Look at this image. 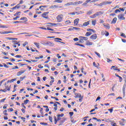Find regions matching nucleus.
Listing matches in <instances>:
<instances>
[{
  "label": "nucleus",
  "instance_id": "nucleus-1",
  "mask_svg": "<svg viewBox=\"0 0 126 126\" xmlns=\"http://www.w3.org/2000/svg\"><path fill=\"white\" fill-rule=\"evenodd\" d=\"M63 116H64V114H63V113H62L61 114H59L57 116V117H56V116H54V124L55 125H57V123H58V121H61V118H63Z\"/></svg>",
  "mask_w": 126,
  "mask_h": 126
},
{
  "label": "nucleus",
  "instance_id": "nucleus-2",
  "mask_svg": "<svg viewBox=\"0 0 126 126\" xmlns=\"http://www.w3.org/2000/svg\"><path fill=\"white\" fill-rule=\"evenodd\" d=\"M103 13H104L102 11L97 12L94 15L91 16L90 18H92V19L96 18V17H97V16H99V15H101V14H103Z\"/></svg>",
  "mask_w": 126,
  "mask_h": 126
},
{
  "label": "nucleus",
  "instance_id": "nucleus-3",
  "mask_svg": "<svg viewBox=\"0 0 126 126\" xmlns=\"http://www.w3.org/2000/svg\"><path fill=\"white\" fill-rule=\"evenodd\" d=\"M63 14L58 15L56 17L57 22H62L63 19Z\"/></svg>",
  "mask_w": 126,
  "mask_h": 126
},
{
  "label": "nucleus",
  "instance_id": "nucleus-4",
  "mask_svg": "<svg viewBox=\"0 0 126 126\" xmlns=\"http://www.w3.org/2000/svg\"><path fill=\"white\" fill-rule=\"evenodd\" d=\"M98 0H93L91 1V0H87L85 2L82 4V5H83L84 6H86V4H87V3H89V2H90V3H91V2H95L96 1H98Z\"/></svg>",
  "mask_w": 126,
  "mask_h": 126
},
{
  "label": "nucleus",
  "instance_id": "nucleus-5",
  "mask_svg": "<svg viewBox=\"0 0 126 126\" xmlns=\"http://www.w3.org/2000/svg\"><path fill=\"white\" fill-rule=\"evenodd\" d=\"M124 16L125 15L123 14H120L119 15H118V17L120 20H125V19H126V18Z\"/></svg>",
  "mask_w": 126,
  "mask_h": 126
},
{
  "label": "nucleus",
  "instance_id": "nucleus-6",
  "mask_svg": "<svg viewBox=\"0 0 126 126\" xmlns=\"http://www.w3.org/2000/svg\"><path fill=\"white\" fill-rule=\"evenodd\" d=\"M45 46H54V42L51 41H47L46 43H43Z\"/></svg>",
  "mask_w": 126,
  "mask_h": 126
},
{
  "label": "nucleus",
  "instance_id": "nucleus-7",
  "mask_svg": "<svg viewBox=\"0 0 126 126\" xmlns=\"http://www.w3.org/2000/svg\"><path fill=\"white\" fill-rule=\"evenodd\" d=\"M49 12H44L42 14V17H43V18H45V19H48V18H49V16H48Z\"/></svg>",
  "mask_w": 126,
  "mask_h": 126
},
{
  "label": "nucleus",
  "instance_id": "nucleus-8",
  "mask_svg": "<svg viewBox=\"0 0 126 126\" xmlns=\"http://www.w3.org/2000/svg\"><path fill=\"white\" fill-rule=\"evenodd\" d=\"M109 34H110V33H109V32H108L106 31L105 32H104V31H102L101 32L102 36H104V35H105V36H106V37H108V36H109Z\"/></svg>",
  "mask_w": 126,
  "mask_h": 126
},
{
  "label": "nucleus",
  "instance_id": "nucleus-9",
  "mask_svg": "<svg viewBox=\"0 0 126 126\" xmlns=\"http://www.w3.org/2000/svg\"><path fill=\"white\" fill-rule=\"evenodd\" d=\"M91 40H96L97 39V34L94 33L90 36Z\"/></svg>",
  "mask_w": 126,
  "mask_h": 126
},
{
  "label": "nucleus",
  "instance_id": "nucleus-10",
  "mask_svg": "<svg viewBox=\"0 0 126 126\" xmlns=\"http://www.w3.org/2000/svg\"><path fill=\"white\" fill-rule=\"evenodd\" d=\"M25 71H26V70H21V71L18 72L17 73V76H20V75H21L22 74L24 73V72H25Z\"/></svg>",
  "mask_w": 126,
  "mask_h": 126
},
{
  "label": "nucleus",
  "instance_id": "nucleus-11",
  "mask_svg": "<svg viewBox=\"0 0 126 126\" xmlns=\"http://www.w3.org/2000/svg\"><path fill=\"white\" fill-rule=\"evenodd\" d=\"M0 91H2V92H6V91H10V86L8 88H7V86H6L5 89L0 90Z\"/></svg>",
  "mask_w": 126,
  "mask_h": 126
},
{
  "label": "nucleus",
  "instance_id": "nucleus-12",
  "mask_svg": "<svg viewBox=\"0 0 126 126\" xmlns=\"http://www.w3.org/2000/svg\"><path fill=\"white\" fill-rule=\"evenodd\" d=\"M40 29H42L43 30H49L50 31H54V29H52L49 27H47V28L44 27H40Z\"/></svg>",
  "mask_w": 126,
  "mask_h": 126
},
{
  "label": "nucleus",
  "instance_id": "nucleus-13",
  "mask_svg": "<svg viewBox=\"0 0 126 126\" xmlns=\"http://www.w3.org/2000/svg\"><path fill=\"white\" fill-rule=\"evenodd\" d=\"M65 120H66L65 118H63L61 120H60L59 126L63 125V123L65 122Z\"/></svg>",
  "mask_w": 126,
  "mask_h": 126
},
{
  "label": "nucleus",
  "instance_id": "nucleus-14",
  "mask_svg": "<svg viewBox=\"0 0 126 126\" xmlns=\"http://www.w3.org/2000/svg\"><path fill=\"white\" fill-rule=\"evenodd\" d=\"M93 45V42L90 41L89 40L86 42V46H92Z\"/></svg>",
  "mask_w": 126,
  "mask_h": 126
},
{
  "label": "nucleus",
  "instance_id": "nucleus-15",
  "mask_svg": "<svg viewBox=\"0 0 126 126\" xmlns=\"http://www.w3.org/2000/svg\"><path fill=\"white\" fill-rule=\"evenodd\" d=\"M20 20L24 21V22H27V21H28V19L26 17H23L20 18Z\"/></svg>",
  "mask_w": 126,
  "mask_h": 126
},
{
  "label": "nucleus",
  "instance_id": "nucleus-16",
  "mask_svg": "<svg viewBox=\"0 0 126 126\" xmlns=\"http://www.w3.org/2000/svg\"><path fill=\"white\" fill-rule=\"evenodd\" d=\"M90 24V21H88V22H86L83 24V26L84 27L88 26Z\"/></svg>",
  "mask_w": 126,
  "mask_h": 126
},
{
  "label": "nucleus",
  "instance_id": "nucleus-17",
  "mask_svg": "<svg viewBox=\"0 0 126 126\" xmlns=\"http://www.w3.org/2000/svg\"><path fill=\"white\" fill-rule=\"evenodd\" d=\"M104 27H105V29H110V25L109 24H107L106 25H105V24H103Z\"/></svg>",
  "mask_w": 126,
  "mask_h": 126
},
{
  "label": "nucleus",
  "instance_id": "nucleus-18",
  "mask_svg": "<svg viewBox=\"0 0 126 126\" xmlns=\"http://www.w3.org/2000/svg\"><path fill=\"white\" fill-rule=\"evenodd\" d=\"M9 33H13L12 32H0V34H9Z\"/></svg>",
  "mask_w": 126,
  "mask_h": 126
},
{
  "label": "nucleus",
  "instance_id": "nucleus-19",
  "mask_svg": "<svg viewBox=\"0 0 126 126\" xmlns=\"http://www.w3.org/2000/svg\"><path fill=\"white\" fill-rule=\"evenodd\" d=\"M75 95L76 96H75V98H81V94L80 93H76L75 94Z\"/></svg>",
  "mask_w": 126,
  "mask_h": 126
},
{
  "label": "nucleus",
  "instance_id": "nucleus-20",
  "mask_svg": "<svg viewBox=\"0 0 126 126\" xmlns=\"http://www.w3.org/2000/svg\"><path fill=\"white\" fill-rule=\"evenodd\" d=\"M78 22H79V19H76L74 21V24H75V25H77V24H78Z\"/></svg>",
  "mask_w": 126,
  "mask_h": 126
},
{
  "label": "nucleus",
  "instance_id": "nucleus-21",
  "mask_svg": "<svg viewBox=\"0 0 126 126\" xmlns=\"http://www.w3.org/2000/svg\"><path fill=\"white\" fill-rule=\"evenodd\" d=\"M16 80V79H12L11 80H8L6 82V83H12V82H14Z\"/></svg>",
  "mask_w": 126,
  "mask_h": 126
},
{
  "label": "nucleus",
  "instance_id": "nucleus-22",
  "mask_svg": "<svg viewBox=\"0 0 126 126\" xmlns=\"http://www.w3.org/2000/svg\"><path fill=\"white\" fill-rule=\"evenodd\" d=\"M34 45H35L38 49H40V43H37V42H34L33 43Z\"/></svg>",
  "mask_w": 126,
  "mask_h": 126
},
{
  "label": "nucleus",
  "instance_id": "nucleus-23",
  "mask_svg": "<svg viewBox=\"0 0 126 126\" xmlns=\"http://www.w3.org/2000/svg\"><path fill=\"white\" fill-rule=\"evenodd\" d=\"M59 7L58 5H54L50 7V8H51V9H54V8H58Z\"/></svg>",
  "mask_w": 126,
  "mask_h": 126
},
{
  "label": "nucleus",
  "instance_id": "nucleus-24",
  "mask_svg": "<svg viewBox=\"0 0 126 126\" xmlns=\"http://www.w3.org/2000/svg\"><path fill=\"white\" fill-rule=\"evenodd\" d=\"M91 35H92V32H87L85 34L86 37H88L89 36H91Z\"/></svg>",
  "mask_w": 126,
  "mask_h": 126
},
{
  "label": "nucleus",
  "instance_id": "nucleus-25",
  "mask_svg": "<svg viewBox=\"0 0 126 126\" xmlns=\"http://www.w3.org/2000/svg\"><path fill=\"white\" fill-rule=\"evenodd\" d=\"M79 38H82L83 41H87L88 40V37L85 36H79Z\"/></svg>",
  "mask_w": 126,
  "mask_h": 126
},
{
  "label": "nucleus",
  "instance_id": "nucleus-26",
  "mask_svg": "<svg viewBox=\"0 0 126 126\" xmlns=\"http://www.w3.org/2000/svg\"><path fill=\"white\" fill-rule=\"evenodd\" d=\"M116 22H117V18L115 17L112 21L111 23L113 24H115Z\"/></svg>",
  "mask_w": 126,
  "mask_h": 126
},
{
  "label": "nucleus",
  "instance_id": "nucleus-27",
  "mask_svg": "<svg viewBox=\"0 0 126 126\" xmlns=\"http://www.w3.org/2000/svg\"><path fill=\"white\" fill-rule=\"evenodd\" d=\"M93 65L94 66H95V67H97L98 68L100 66V64H99V63H97V64H96V63L94 62L93 63Z\"/></svg>",
  "mask_w": 126,
  "mask_h": 126
},
{
  "label": "nucleus",
  "instance_id": "nucleus-28",
  "mask_svg": "<svg viewBox=\"0 0 126 126\" xmlns=\"http://www.w3.org/2000/svg\"><path fill=\"white\" fill-rule=\"evenodd\" d=\"M47 24H49L50 26H56V25H58L57 24L52 23H48Z\"/></svg>",
  "mask_w": 126,
  "mask_h": 126
},
{
  "label": "nucleus",
  "instance_id": "nucleus-29",
  "mask_svg": "<svg viewBox=\"0 0 126 126\" xmlns=\"http://www.w3.org/2000/svg\"><path fill=\"white\" fill-rule=\"evenodd\" d=\"M79 43L81 44H83L84 43V40H83V38H79Z\"/></svg>",
  "mask_w": 126,
  "mask_h": 126
},
{
  "label": "nucleus",
  "instance_id": "nucleus-30",
  "mask_svg": "<svg viewBox=\"0 0 126 126\" xmlns=\"http://www.w3.org/2000/svg\"><path fill=\"white\" fill-rule=\"evenodd\" d=\"M87 31H92L93 33H96V31H95L94 30L92 29H88L87 30Z\"/></svg>",
  "mask_w": 126,
  "mask_h": 126
},
{
  "label": "nucleus",
  "instance_id": "nucleus-31",
  "mask_svg": "<svg viewBox=\"0 0 126 126\" xmlns=\"http://www.w3.org/2000/svg\"><path fill=\"white\" fill-rule=\"evenodd\" d=\"M54 2H58V3H62L63 2L62 0H55Z\"/></svg>",
  "mask_w": 126,
  "mask_h": 126
},
{
  "label": "nucleus",
  "instance_id": "nucleus-32",
  "mask_svg": "<svg viewBox=\"0 0 126 126\" xmlns=\"http://www.w3.org/2000/svg\"><path fill=\"white\" fill-rule=\"evenodd\" d=\"M20 6H19V4H18L15 7H13V9H16V8L18 9L20 8Z\"/></svg>",
  "mask_w": 126,
  "mask_h": 126
},
{
  "label": "nucleus",
  "instance_id": "nucleus-33",
  "mask_svg": "<svg viewBox=\"0 0 126 126\" xmlns=\"http://www.w3.org/2000/svg\"><path fill=\"white\" fill-rule=\"evenodd\" d=\"M126 84H124L123 87V91L124 93H125V92H126Z\"/></svg>",
  "mask_w": 126,
  "mask_h": 126
},
{
  "label": "nucleus",
  "instance_id": "nucleus-34",
  "mask_svg": "<svg viewBox=\"0 0 126 126\" xmlns=\"http://www.w3.org/2000/svg\"><path fill=\"white\" fill-rule=\"evenodd\" d=\"M97 6H103V5H105V2H103L97 5Z\"/></svg>",
  "mask_w": 126,
  "mask_h": 126
},
{
  "label": "nucleus",
  "instance_id": "nucleus-35",
  "mask_svg": "<svg viewBox=\"0 0 126 126\" xmlns=\"http://www.w3.org/2000/svg\"><path fill=\"white\" fill-rule=\"evenodd\" d=\"M40 114H41L42 115L41 116L42 118H44V115H43V108H40Z\"/></svg>",
  "mask_w": 126,
  "mask_h": 126
},
{
  "label": "nucleus",
  "instance_id": "nucleus-36",
  "mask_svg": "<svg viewBox=\"0 0 126 126\" xmlns=\"http://www.w3.org/2000/svg\"><path fill=\"white\" fill-rule=\"evenodd\" d=\"M65 24L68 25V24H70V23H71V22L70 21V20H68L65 22Z\"/></svg>",
  "mask_w": 126,
  "mask_h": 126
},
{
  "label": "nucleus",
  "instance_id": "nucleus-37",
  "mask_svg": "<svg viewBox=\"0 0 126 126\" xmlns=\"http://www.w3.org/2000/svg\"><path fill=\"white\" fill-rule=\"evenodd\" d=\"M113 68V70H117V69H118V67H116L115 66H112L111 69H112Z\"/></svg>",
  "mask_w": 126,
  "mask_h": 126
},
{
  "label": "nucleus",
  "instance_id": "nucleus-38",
  "mask_svg": "<svg viewBox=\"0 0 126 126\" xmlns=\"http://www.w3.org/2000/svg\"><path fill=\"white\" fill-rule=\"evenodd\" d=\"M93 120H95L96 121H97V122H101V119H97L96 118H95V117H93L92 118Z\"/></svg>",
  "mask_w": 126,
  "mask_h": 126
},
{
  "label": "nucleus",
  "instance_id": "nucleus-39",
  "mask_svg": "<svg viewBox=\"0 0 126 126\" xmlns=\"http://www.w3.org/2000/svg\"><path fill=\"white\" fill-rule=\"evenodd\" d=\"M104 3L105 5H106V4H111V3H112V1H105Z\"/></svg>",
  "mask_w": 126,
  "mask_h": 126
},
{
  "label": "nucleus",
  "instance_id": "nucleus-40",
  "mask_svg": "<svg viewBox=\"0 0 126 126\" xmlns=\"http://www.w3.org/2000/svg\"><path fill=\"white\" fill-rule=\"evenodd\" d=\"M24 22H22V21H15L13 22V23H14L15 24H16V23H24Z\"/></svg>",
  "mask_w": 126,
  "mask_h": 126
},
{
  "label": "nucleus",
  "instance_id": "nucleus-41",
  "mask_svg": "<svg viewBox=\"0 0 126 126\" xmlns=\"http://www.w3.org/2000/svg\"><path fill=\"white\" fill-rule=\"evenodd\" d=\"M63 81L64 83H66V77L65 76H63Z\"/></svg>",
  "mask_w": 126,
  "mask_h": 126
},
{
  "label": "nucleus",
  "instance_id": "nucleus-42",
  "mask_svg": "<svg viewBox=\"0 0 126 126\" xmlns=\"http://www.w3.org/2000/svg\"><path fill=\"white\" fill-rule=\"evenodd\" d=\"M94 54H95V55H96V56H97V57H98V58H101V55L99 54V53L95 52Z\"/></svg>",
  "mask_w": 126,
  "mask_h": 126
},
{
  "label": "nucleus",
  "instance_id": "nucleus-43",
  "mask_svg": "<svg viewBox=\"0 0 126 126\" xmlns=\"http://www.w3.org/2000/svg\"><path fill=\"white\" fill-rule=\"evenodd\" d=\"M92 23L93 26H95L96 25V21H92Z\"/></svg>",
  "mask_w": 126,
  "mask_h": 126
},
{
  "label": "nucleus",
  "instance_id": "nucleus-44",
  "mask_svg": "<svg viewBox=\"0 0 126 126\" xmlns=\"http://www.w3.org/2000/svg\"><path fill=\"white\" fill-rule=\"evenodd\" d=\"M12 42L13 43L14 45H17V44H18V42H17V41L16 40H13Z\"/></svg>",
  "mask_w": 126,
  "mask_h": 126
},
{
  "label": "nucleus",
  "instance_id": "nucleus-45",
  "mask_svg": "<svg viewBox=\"0 0 126 126\" xmlns=\"http://www.w3.org/2000/svg\"><path fill=\"white\" fill-rule=\"evenodd\" d=\"M49 120L51 123H53V118L51 116H49Z\"/></svg>",
  "mask_w": 126,
  "mask_h": 126
},
{
  "label": "nucleus",
  "instance_id": "nucleus-46",
  "mask_svg": "<svg viewBox=\"0 0 126 126\" xmlns=\"http://www.w3.org/2000/svg\"><path fill=\"white\" fill-rule=\"evenodd\" d=\"M73 5H77L78 4V1H76L75 2H72Z\"/></svg>",
  "mask_w": 126,
  "mask_h": 126
},
{
  "label": "nucleus",
  "instance_id": "nucleus-47",
  "mask_svg": "<svg viewBox=\"0 0 126 126\" xmlns=\"http://www.w3.org/2000/svg\"><path fill=\"white\" fill-rule=\"evenodd\" d=\"M121 36V37H124V38H126V34L124 33H122Z\"/></svg>",
  "mask_w": 126,
  "mask_h": 126
},
{
  "label": "nucleus",
  "instance_id": "nucleus-48",
  "mask_svg": "<svg viewBox=\"0 0 126 126\" xmlns=\"http://www.w3.org/2000/svg\"><path fill=\"white\" fill-rule=\"evenodd\" d=\"M28 102H29V100L26 99V100H24V104L25 105H27V104H28Z\"/></svg>",
  "mask_w": 126,
  "mask_h": 126
},
{
  "label": "nucleus",
  "instance_id": "nucleus-49",
  "mask_svg": "<svg viewBox=\"0 0 126 126\" xmlns=\"http://www.w3.org/2000/svg\"><path fill=\"white\" fill-rule=\"evenodd\" d=\"M5 100H6V98L1 99L0 100V103H3L5 101Z\"/></svg>",
  "mask_w": 126,
  "mask_h": 126
},
{
  "label": "nucleus",
  "instance_id": "nucleus-50",
  "mask_svg": "<svg viewBox=\"0 0 126 126\" xmlns=\"http://www.w3.org/2000/svg\"><path fill=\"white\" fill-rule=\"evenodd\" d=\"M42 7H43L45 8L48 7V6L47 5L40 6L39 7V8H42Z\"/></svg>",
  "mask_w": 126,
  "mask_h": 126
},
{
  "label": "nucleus",
  "instance_id": "nucleus-51",
  "mask_svg": "<svg viewBox=\"0 0 126 126\" xmlns=\"http://www.w3.org/2000/svg\"><path fill=\"white\" fill-rule=\"evenodd\" d=\"M105 123H111V120L110 119H106L105 120Z\"/></svg>",
  "mask_w": 126,
  "mask_h": 126
},
{
  "label": "nucleus",
  "instance_id": "nucleus-52",
  "mask_svg": "<svg viewBox=\"0 0 126 126\" xmlns=\"http://www.w3.org/2000/svg\"><path fill=\"white\" fill-rule=\"evenodd\" d=\"M40 125H42L43 126H48V123H40Z\"/></svg>",
  "mask_w": 126,
  "mask_h": 126
},
{
  "label": "nucleus",
  "instance_id": "nucleus-53",
  "mask_svg": "<svg viewBox=\"0 0 126 126\" xmlns=\"http://www.w3.org/2000/svg\"><path fill=\"white\" fill-rule=\"evenodd\" d=\"M28 44V42L27 41L25 42V43L23 44V47H25L26 45Z\"/></svg>",
  "mask_w": 126,
  "mask_h": 126
},
{
  "label": "nucleus",
  "instance_id": "nucleus-54",
  "mask_svg": "<svg viewBox=\"0 0 126 126\" xmlns=\"http://www.w3.org/2000/svg\"><path fill=\"white\" fill-rule=\"evenodd\" d=\"M73 29H75V30H77L78 31H79L80 30V28H77V27H73Z\"/></svg>",
  "mask_w": 126,
  "mask_h": 126
},
{
  "label": "nucleus",
  "instance_id": "nucleus-55",
  "mask_svg": "<svg viewBox=\"0 0 126 126\" xmlns=\"http://www.w3.org/2000/svg\"><path fill=\"white\" fill-rule=\"evenodd\" d=\"M38 67H39V68H44V66H42L41 64H39Z\"/></svg>",
  "mask_w": 126,
  "mask_h": 126
},
{
  "label": "nucleus",
  "instance_id": "nucleus-56",
  "mask_svg": "<svg viewBox=\"0 0 126 126\" xmlns=\"http://www.w3.org/2000/svg\"><path fill=\"white\" fill-rule=\"evenodd\" d=\"M25 77H26L25 76H24L23 77H21L20 78V81H23V79H24V78H25Z\"/></svg>",
  "mask_w": 126,
  "mask_h": 126
},
{
  "label": "nucleus",
  "instance_id": "nucleus-57",
  "mask_svg": "<svg viewBox=\"0 0 126 126\" xmlns=\"http://www.w3.org/2000/svg\"><path fill=\"white\" fill-rule=\"evenodd\" d=\"M66 5H73L72 2H70L69 3H67Z\"/></svg>",
  "mask_w": 126,
  "mask_h": 126
},
{
  "label": "nucleus",
  "instance_id": "nucleus-58",
  "mask_svg": "<svg viewBox=\"0 0 126 126\" xmlns=\"http://www.w3.org/2000/svg\"><path fill=\"white\" fill-rule=\"evenodd\" d=\"M3 64L4 66L6 68H8V66H7V65H6V64H5V63H3Z\"/></svg>",
  "mask_w": 126,
  "mask_h": 126
},
{
  "label": "nucleus",
  "instance_id": "nucleus-59",
  "mask_svg": "<svg viewBox=\"0 0 126 126\" xmlns=\"http://www.w3.org/2000/svg\"><path fill=\"white\" fill-rule=\"evenodd\" d=\"M113 108H111V109H108V111H109V112H110V113H112V112H113Z\"/></svg>",
  "mask_w": 126,
  "mask_h": 126
},
{
  "label": "nucleus",
  "instance_id": "nucleus-60",
  "mask_svg": "<svg viewBox=\"0 0 126 126\" xmlns=\"http://www.w3.org/2000/svg\"><path fill=\"white\" fill-rule=\"evenodd\" d=\"M124 81H125L124 84H126V75H124Z\"/></svg>",
  "mask_w": 126,
  "mask_h": 126
},
{
  "label": "nucleus",
  "instance_id": "nucleus-61",
  "mask_svg": "<svg viewBox=\"0 0 126 126\" xmlns=\"http://www.w3.org/2000/svg\"><path fill=\"white\" fill-rule=\"evenodd\" d=\"M69 114L70 117H72V116H73V112H69Z\"/></svg>",
  "mask_w": 126,
  "mask_h": 126
},
{
  "label": "nucleus",
  "instance_id": "nucleus-62",
  "mask_svg": "<svg viewBox=\"0 0 126 126\" xmlns=\"http://www.w3.org/2000/svg\"><path fill=\"white\" fill-rule=\"evenodd\" d=\"M15 58H22V56L21 55H16Z\"/></svg>",
  "mask_w": 126,
  "mask_h": 126
},
{
  "label": "nucleus",
  "instance_id": "nucleus-63",
  "mask_svg": "<svg viewBox=\"0 0 126 126\" xmlns=\"http://www.w3.org/2000/svg\"><path fill=\"white\" fill-rule=\"evenodd\" d=\"M75 13H77V12H71V13H70V14L71 15H74L75 14Z\"/></svg>",
  "mask_w": 126,
  "mask_h": 126
},
{
  "label": "nucleus",
  "instance_id": "nucleus-64",
  "mask_svg": "<svg viewBox=\"0 0 126 126\" xmlns=\"http://www.w3.org/2000/svg\"><path fill=\"white\" fill-rule=\"evenodd\" d=\"M17 18H19V16H17L13 19V20H17Z\"/></svg>",
  "mask_w": 126,
  "mask_h": 126
}]
</instances>
